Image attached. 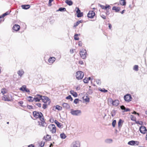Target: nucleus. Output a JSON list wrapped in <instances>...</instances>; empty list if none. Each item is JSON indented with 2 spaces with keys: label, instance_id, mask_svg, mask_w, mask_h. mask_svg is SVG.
<instances>
[{
  "label": "nucleus",
  "instance_id": "49530a36",
  "mask_svg": "<svg viewBox=\"0 0 147 147\" xmlns=\"http://www.w3.org/2000/svg\"><path fill=\"white\" fill-rule=\"evenodd\" d=\"M136 123L141 125H142L143 124V123L142 121H136Z\"/></svg>",
  "mask_w": 147,
  "mask_h": 147
},
{
  "label": "nucleus",
  "instance_id": "603ef678",
  "mask_svg": "<svg viewBox=\"0 0 147 147\" xmlns=\"http://www.w3.org/2000/svg\"><path fill=\"white\" fill-rule=\"evenodd\" d=\"M27 107L29 109H33V107L32 106L28 105H27Z\"/></svg>",
  "mask_w": 147,
  "mask_h": 147
},
{
  "label": "nucleus",
  "instance_id": "052dcab7",
  "mask_svg": "<svg viewBox=\"0 0 147 147\" xmlns=\"http://www.w3.org/2000/svg\"><path fill=\"white\" fill-rule=\"evenodd\" d=\"M76 49H71L70 50V52L71 53H74V51Z\"/></svg>",
  "mask_w": 147,
  "mask_h": 147
},
{
  "label": "nucleus",
  "instance_id": "774afa93",
  "mask_svg": "<svg viewBox=\"0 0 147 147\" xmlns=\"http://www.w3.org/2000/svg\"><path fill=\"white\" fill-rule=\"evenodd\" d=\"M28 147H35V146L34 145L31 144L28 145Z\"/></svg>",
  "mask_w": 147,
  "mask_h": 147
},
{
  "label": "nucleus",
  "instance_id": "c03bdc74",
  "mask_svg": "<svg viewBox=\"0 0 147 147\" xmlns=\"http://www.w3.org/2000/svg\"><path fill=\"white\" fill-rule=\"evenodd\" d=\"M84 100L86 102H89L90 101V98L87 96H86V98Z\"/></svg>",
  "mask_w": 147,
  "mask_h": 147
},
{
  "label": "nucleus",
  "instance_id": "680f3d73",
  "mask_svg": "<svg viewBox=\"0 0 147 147\" xmlns=\"http://www.w3.org/2000/svg\"><path fill=\"white\" fill-rule=\"evenodd\" d=\"M36 105L38 106L39 107H41V104L40 103H37L36 104Z\"/></svg>",
  "mask_w": 147,
  "mask_h": 147
},
{
  "label": "nucleus",
  "instance_id": "de8ad7c7",
  "mask_svg": "<svg viewBox=\"0 0 147 147\" xmlns=\"http://www.w3.org/2000/svg\"><path fill=\"white\" fill-rule=\"evenodd\" d=\"M47 105L45 104H43V106L42 107V108L44 109H45L47 107Z\"/></svg>",
  "mask_w": 147,
  "mask_h": 147
},
{
  "label": "nucleus",
  "instance_id": "4c0bfd02",
  "mask_svg": "<svg viewBox=\"0 0 147 147\" xmlns=\"http://www.w3.org/2000/svg\"><path fill=\"white\" fill-rule=\"evenodd\" d=\"M116 122V120H113V121L112 123V126L114 127L115 126V125Z\"/></svg>",
  "mask_w": 147,
  "mask_h": 147
},
{
  "label": "nucleus",
  "instance_id": "423d86ee",
  "mask_svg": "<svg viewBox=\"0 0 147 147\" xmlns=\"http://www.w3.org/2000/svg\"><path fill=\"white\" fill-rule=\"evenodd\" d=\"M48 128L50 130V131L53 134L55 133L56 132V128L55 125L54 124L50 125Z\"/></svg>",
  "mask_w": 147,
  "mask_h": 147
},
{
  "label": "nucleus",
  "instance_id": "4d7b16f0",
  "mask_svg": "<svg viewBox=\"0 0 147 147\" xmlns=\"http://www.w3.org/2000/svg\"><path fill=\"white\" fill-rule=\"evenodd\" d=\"M131 119L132 121H134L135 120V119H136V118L134 117V116L132 115H131Z\"/></svg>",
  "mask_w": 147,
  "mask_h": 147
},
{
  "label": "nucleus",
  "instance_id": "473e14b6",
  "mask_svg": "<svg viewBox=\"0 0 147 147\" xmlns=\"http://www.w3.org/2000/svg\"><path fill=\"white\" fill-rule=\"evenodd\" d=\"M66 99L67 100H70L71 101H72L73 100L72 98L70 95H69L67 96L66 97Z\"/></svg>",
  "mask_w": 147,
  "mask_h": 147
},
{
  "label": "nucleus",
  "instance_id": "e433bc0d",
  "mask_svg": "<svg viewBox=\"0 0 147 147\" xmlns=\"http://www.w3.org/2000/svg\"><path fill=\"white\" fill-rule=\"evenodd\" d=\"M83 13L82 12H80L77 13V17L78 18L81 17L83 16Z\"/></svg>",
  "mask_w": 147,
  "mask_h": 147
},
{
  "label": "nucleus",
  "instance_id": "412c9836",
  "mask_svg": "<svg viewBox=\"0 0 147 147\" xmlns=\"http://www.w3.org/2000/svg\"><path fill=\"white\" fill-rule=\"evenodd\" d=\"M62 105L63 108L66 109H70V106L67 103H64Z\"/></svg>",
  "mask_w": 147,
  "mask_h": 147
},
{
  "label": "nucleus",
  "instance_id": "dca6fc26",
  "mask_svg": "<svg viewBox=\"0 0 147 147\" xmlns=\"http://www.w3.org/2000/svg\"><path fill=\"white\" fill-rule=\"evenodd\" d=\"M43 139H45L46 141H49L51 140V136L50 135L47 134L46 136H45L43 138Z\"/></svg>",
  "mask_w": 147,
  "mask_h": 147
},
{
  "label": "nucleus",
  "instance_id": "f3484780",
  "mask_svg": "<svg viewBox=\"0 0 147 147\" xmlns=\"http://www.w3.org/2000/svg\"><path fill=\"white\" fill-rule=\"evenodd\" d=\"M124 121L121 119H120L118 122V128L120 130L122 125Z\"/></svg>",
  "mask_w": 147,
  "mask_h": 147
},
{
  "label": "nucleus",
  "instance_id": "864d4df0",
  "mask_svg": "<svg viewBox=\"0 0 147 147\" xmlns=\"http://www.w3.org/2000/svg\"><path fill=\"white\" fill-rule=\"evenodd\" d=\"M129 111H130V109L129 108H125L124 110V111H123V112H128Z\"/></svg>",
  "mask_w": 147,
  "mask_h": 147
},
{
  "label": "nucleus",
  "instance_id": "a19ab883",
  "mask_svg": "<svg viewBox=\"0 0 147 147\" xmlns=\"http://www.w3.org/2000/svg\"><path fill=\"white\" fill-rule=\"evenodd\" d=\"M45 142H43V141H41L40 142V144L39 145L38 147H43L45 145Z\"/></svg>",
  "mask_w": 147,
  "mask_h": 147
},
{
  "label": "nucleus",
  "instance_id": "4468645a",
  "mask_svg": "<svg viewBox=\"0 0 147 147\" xmlns=\"http://www.w3.org/2000/svg\"><path fill=\"white\" fill-rule=\"evenodd\" d=\"M80 142L79 141H76L72 143L71 147H80Z\"/></svg>",
  "mask_w": 147,
  "mask_h": 147
},
{
  "label": "nucleus",
  "instance_id": "e2e57ef3",
  "mask_svg": "<svg viewBox=\"0 0 147 147\" xmlns=\"http://www.w3.org/2000/svg\"><path fill=\"white\" fill-rule=\"evenodd\" d=\"M99 5H100V7H101V8L102 9H105V6H104V5H100V4H99Z\"/></svg>",
  "mask_w": 147,
  "mask_h": 147
},
{
  "label": "nucleus",
  "instance_id": "1a4fd4ad",
  "mask_svg": "<svg viewBox=\"0 0 147 147\" xmlns=\"http://www.w3.org/2000/svg\"><path fill=\"white\" fill-rule=\"evenodd\" d=\"M139 130L141 133L143 134L146 133L147 131L146 127L143 125H141L140 127Z\"/></svg>",
  "mask_w": 147,
  "mask_h": 147
},
{
  "label": "nucleus",
  "instance_id": "9d476101",
  "mask_svg": "<svg viewBox=\"0 0 147 147\" xmlns=\"http://www.w3.org/2000/svg\"><path fill=\"white\" fill-rule=\"evenodd\" d=\"M139 142L137 141L131 140L128 142V144L131 146H138Z\"/></svg>",
  "mask_w": 147,
  "mask_h": 147
},
{
  "label": "nucleus",
  "instance_id": "20e7f679",
  "mask_svg": "<svg viewBox=\"0 0 147 147\" xmlns=\"http://www.w3.org/2000/svg\"><path fill=\"white\" fill-rule=\"evenodd\" d=\"M84 75V73L81 71H78L76 72V76L78 80H81L83 79Z\"/></svg>",
  "mask_w": 147,
  "mask_h": 147
},
{
  "label": "nucleus",
  "instance_id": "c85d7f7f",
  "mask_svg": "<svg viewBox=\"0 0 147 147\" xmlns=\"http://www.w3.org/2000/svg\"><path fill=\"white\" fill-rule=\"evenodd\" d=\"M120 3L121 5H126V2L125 0H120Z\"/></svg>",
  "mask_w": 147,
  "mask_h": 147
},
{
  "label": "nucleus",
  "instance_id": "bb28decb",
  "mask_svg": "<svg viewBox=\"0 0 147 147\" xmlns=\"http://www.w3.org/2000/svg\"><path fill=\"white\" fill-rule=\"evenodd\" d=\"M65 2L69 6L72 5L73 4L72 1L71 0H66Z\"/></svg>",
  "mask_w": 147,
  "mask_h": 147
},
{
  "label": "nucleus",
  "instance_id": "58836bf2",
  "mask_svg": "<svg viewBox=\"0 0 147 147\" xmlns=\"http://www.w3.org/2000/svg\"><path fill=\"white\" fill-rule=\"evenodd\" d=\"M116 114V111L115 110H113L111 113V115L112 117L114 116Z\"/></svg>",
  "mask_w": 147,
  "mask_h": 147
},
{
  "label": "nucleus",
  "instance_id": "6e6552de",
  "mask_svg": "<svg viewBox=\"0 0 147 147\" xmlns=\"http://www.w3.org/2000/svg\"><path fill=\"white\" fill-rule=\"evenodd\" d=\"M132 98L129 94H127L124 96V99L125 101L129 102L131 100Z\"/></svg>",
  "mask_w": 147,
  "mask_h": 147
},
{
  "label": "nucleus",
  "instance_id": "f704fd0d",
  "mask_svg": "<svg viewBox=\"0 0 147 147\" xmlns=\"http://www.w3.org/2000/svg\"><path fill=\"white\" fill-rule=\"evenodd\" d=\"M4 100L5 101H10L11 100L9 99L6 96H4L3 97Z\"/></svg>",
  "mask_w": 147,
  "mask_h": 147
},
{
  "label": "nucleus",
  "instance_id": "09e8293b",
  "mask_svg": "<svg viewBox=\"0 0 147 147\" xmlns=\"http://www.w3.org/2000/svg\"><path fill=\"white\" fill-rule=\"evenodd\" d=\"M111 7V6L109 5H106L105 7V9L106 10H107V8H108L109 9H110Z\"/></svg>",
  "mask_w": 147,
  "mask_h": 147
},
{
  "label": "nucleus",
  "instance_id": "aec40b11",
  "mask_svg": "<svg viewBox=\"0 0 147 147\" xmlns=\"http://www.w3.org/2000/svg\"><path fill=\"white\" fill-rule=\"evenodd\" d=\"M20 28V26L17 24H15L13 27V29L16 31L19 30Z\"/></svg>",
  "mask_w": 147,
  "mask_h": 147
},
{
  "label": "nucleus",
  "instance_id": "b1692460",
  "mask_svg": "<svg viewBox=\"0 0 147 147\" xmlns=\"http://www.w3.org/2000/svg\"><path fill=\"white\" fill-rule=\"evenodd\" d=\"M112 9L113 10H115L116 12H118L120 10V8L119 7L114 6L112 7Z\"/></svg>",
  "mask_w": 147,
  "mask_h": 147
},
{
  "label": "nucleus",
  "instance_id": "c9c22d12",
  "mask_svg": "<svg viewBox=\"0 0 147 147\" xmlns=\"http://www.w3.org/2000/svg\"><path fill=\"white\" fill-rule=\"evenodd\" d=\"M57 11H66V9L64 7H60Z\"/></svg>",
  "mask_w": 147,
  "mask_h": 147
},
{
  "label": "nucleus",
  "instance_id": "9b49d317",
  "mask_svg": "<svg viewBox=\"0 0 147 147\" xmlns=\"http://www.w3.org/2000/svg\"><path fill=\"white\" fill-rule=\"evenodd\" d=\"M19 90L23 92H30V90L29 89L26 88V85H23L19 88Z\"/></svg>",
  "mask_w": 147,
  "mask_h": 147
},
{
  "label": "nucleus",
  "instance_id": "72a5a7b5",
  "mask_svg": "<svg viewBox=\"0 0 147 147\" xmlns=\"http://www.w3.org/2000/svg\"><path fill=\"white\" fill-rule=\"evenodd\" d=\"M10 12H11V11H7L6 12L3 13L2 15V17L3 18L5 16L9 15L10 13Z\"/></svg>",
  "mask_w": 147,
  "mask_h": 147
},
{
  "label": "nucleus",
  "instance_id": "39448f33",
  "mask_svg": "<svg viewBox=\"0 0 147 147\" xmlns=\"http://www.w3.org/2000/svg\"><path fill=\"white\" fill-rule=\"evenodd\" d=\"M80 55L81 57L84 59H85L86 57V51L84 49L80 50Z\"/></svg>",
  "mask_w": 147,
  "mask_h": 147
},
{
  "label": "nucleus",
  "instance_id": "37998d69",
  "mask_svg": "<svg viewBox=\"0 0 147 147\" xmlns=\"http://www.w3.org/2000/svg\"><path fill=\"white\" fill-rule=\"evenodd\" d=\"M97 84L99 85H100L101 84V81L100 79H98L96 80Z\"/></svg>",
  "mask_w": 147,
  "mask_h": 147
},
{
  "label": "nucleus",
  "instance_id": "8fccbe9b",
  "mask_svg": "<svg viewBox=\"0 0 147 147\" xmlns=\"http://www.w3.org/2000/svg\"><path fill=\"white\" fill-rule=\"evenodd\" d=\"M79 24V23L77 21L76 23H74V27H76Z\"/></svg>",
  "mask_w": 147,
  "mask_h": 147
},
{
  "label": "nucleus",
  "instance_id": "a18cd8bd",
  "mask_svg": "<svg viewBox=\"0 0 147 147\" xmlns=\"http://www.w3.org/2000/svg\"><path fill=\"white\" fill-rule=\"evenodd\" d=\"M92 90L90 89H89L87 93L89 94H91L92 93Z\"/></svg>",
  "mask_w": 147,
  "mask_h": 147
},
{
  "label": "nucleus",
  "instance_id": "393cba45",
  "mask_svg": "<svg viewBox=\"0 0 147 147\" xmlns=\"http://www.w3.org/2000/svg\"><path fill=\"white\" fill-rule=\"evenodd\" d=\"M22 7L23 9H28L30 7V6L29 5H22Z\"/></svg>",
  "mask_w": 147,
  "mask_h": 147
},
{
  "label": "nucleus",
  "instance_id": "338daca9",
  "mask_svg": "<svg viewBox=\"0 0 147 147\" xmlns=\"http://www.w3.org/2000/svg\"><path fill=\"white\" fill-rule=\"evenodd\" d=\"M108 25H109V29H111V28H112L111 25L110 24H109V23L108 24Z\"/></svg>",
  "mask_w": 147,
  "mask_h": 147
},
{
  "label": "nucleus",
  "instance_id": "f257e3e1",
  "mask_svg": "<svg viewBox=\"0 0 147 147\" xmlns=\"http://www.w3.org/2000/svg\"><path fill=\"white\" fill-rule=\"evenodd\" d=\"M32 113L35 119L33 118L31 116V117L34 120L37 119H39L40 120H41L42 118L44 117L42 113L40 112L35 111L33 112Z\"/></svg>",
  "mask_w": 147,
  "mask_h": 147
},
{
  "label": "nucleus",
  "instance_id": "4be33fe9",
  "mask_svg": "<svg viewBox=\"0 0 147 147\" xmlns=\"http://www.w3.org/2000/svg\"><path fill=\"white\" fill-rule=\"evenodd\" d=\"M70 94L73 95L74 97H76L78 96V94L76 92H75L74 90H71L70 92Z\"/></svg>",
  "mask_w": 147,
  "mask_h": 147
},
{
  "label": "nucleus",
  "instance_id": "13d9d810",
  "mask_svg": "<svg viewBox=\"0 0 147 147\" xmlns=\"http://www.w3.org/2000/svg\"><path fill=\"white\" fill-rule=\"evenodd\" d=\"M53 0H49V5L50 6L51 5V2Z\"/></svg>",
  "mask_w": 147,
  "mask_h": 147
},
{
  "label": "nucleus",
  "instance_id": "5701e85b",
  "mask_svg": "<svg viewBox=\"0 0 147 147\" xmlns=\"http://www.w3.org/2000/svg\"><path fill=\"white\" fill-rule=\"evenodd\" d=\"M113 140L111 139H107L105 140V142L107 144H111L113 142Z\"/></svg>",
  "mask_w": 147,
  "mask_h": 147
},
{
  "label": "nucleus",
  "instance_id": "a878e982",
  "mask_svg": "<svg viewBox=\"0 0 147 147\" xmlns=\"http://www.w3.org/2000/svg\"><path fill=\"white\" fill-rule=\"evenodd\" d=\"M17 73L18 75L21 77L24 74V72L23 70H19Z\"/></svg>",
  "mask_w": 147,
  "mask_h": 147
},
{
  "label": "nucleus",
  "instance_id": "ddd939ff",
  "mask_svg": "<svg viewBox=\"0 0 147 147\" xmlns=\"http://www.w3.org/2000/svg\"><path fill=\"white\" fill-rule=\"evenodd\" d=\"M40 120L41 121H38L39 125H40V126H42V127H44L46 123L45 121L44 117H43Z\"/></svg>",
  "mask_w": 147,
  "mask_h": 147
},
{
  "label": "nucleus",
  "instance_id": "3c124183",
  "mask_svg": "<svg viewBox=\"0 0 147 147\" xmlns=\"http://www.w3.org/2000/svg\"><path fill=\"white\" fill-rule=\"evenodd\" d=\"M75 11H76L77 13H80V11L78 8L76 7L75 9Z\"/></svg>",
  "mask_w": 147,
  "mask_h": 147
},
{
  "label": "nucleus",
  "instance_id": "0eeeda50",
  "mask_svg": "<svg viewBox=\"0 0 147 147\" xmlns=\"http://www.w3.org/2000/svg\"><path fill=\"white\" fill-rule=\"evenodd\" d=\"M42 99H41V100L42 102L44 103H47V102H48V105H49L51 102V101L50 100L49 98L47 96H43L42 95Z\"/></svg>",
  "mask_w": 147,
  "mask_h": 147
},
{
  "label": "nucleus",
  "instance_id": "c756f323",
  "mask_svg": "<svg viewBox=\"0 0 147 147\" xmlns=\"http://www.w3.org/2000/svg\"><path fill=\"white\" fill-rule=\"evenodd\" d=\"M138 68L139 67L138 65H135L134 66L133 69L136 71H138L139 70Z\"/></svg>",
  "mask_w": 147,
  "mask_h": 147
},
{
  "label": "nucleus",
  "instance_id": "f03ea898",
  "mask_svg": "<svg viewBox=\"0 0 147 147\" xmlns=\"http://www.w3.org/2000/svg\"><path fill=\"white\" fill-rule=\"evenodd\" d=\"M70 111V113L73 116H80L82 113V112L80 110H74L73 109H71Z\"/></svg>",
  "mask_w": 147,
  "mask_h": 147
},
{
  "label": "nucleus",
  "instance_id": "0e129e2a",
  "mask_svg": "<svg viewBox=\"0 0 147 147\" xmlns=\"http://www.w3.org/2000/svg\"><path fill=\"white\" fill-rule=\"evenodd\" d=\"M78 45L79 46H82V42L81 41H79L78 43Z\"/></svg>",
  "mask_w": 147,
  "mask_h": 147
},
{
  "label": "nucleus",
  "instance_id": "5fc2aeb1",
  "mask_svg": "<svg viewBox=\"0 0 147 147\" xmlns=\"http://www.w3.org/2000/svg\"><path fill=\"white\" fill-rule=\"evenodd\" d=\"M1 93H3V94L6 93V92L5 91L4 89L3 88L1 90Z\"/></svg>",
  "mask_w": 147,
  "mask_h": 147
},
{
  "label": "nucleus",
  "instance_id": "6e6d98bb",
  "mask_svg": "<svg viewBox=\"0 0 147 147\" xmlns=\"http://www.w3.org/2000/svg\"><path fill=\"white\" fill-rule=\"evenodd\" d=\"M18 103L20 104V105L21 107H23V106L22 105V104L23 103V102L22 101H19L18 102Z\"/></svg>",
  "mask_w": 147,
  "mask_h": 147
},
{
  "label": "nucleus",
  "instance_id": "f8f14e48",
  "mask_svg": "<svg viewBox=\"0 0 147 147\" xmlns=\"http://www.w3.org/2000/svg\"><path fill=\"white\" fill-rule=\"evenodd\" d=\"M95 14L94 11H89L87 15V16L88 18H92L95 16Z\"/></svg>",
  "mask_w": 147,
  "mask_h": 147
},
{
  "label": "nucleus",
  "instance_id": "6ab92c4d",
  "mask_svg": "<svg viewBox=\"0 0 147 147\" xmlns=\"http://www.w3.org/2000/svg\"><path fill=\"white\" fill-rule=\"evenodd\" d=\"M55 123L57 125V126L59 128H62V126L63 125L62 124L59 122L57 120H55L54 121Z\"/></svg>",
  "mask_w": 147,
  "mask_h": 147
},
{
  "label": "nucleus",
  "instance_id": "ea45409f",
  "mask_svg": "<svg viewBox=\"0 0 147 147\" xmlns=\"http://www.w3.org/2000/svg\"><path fill=\"white\" fill-rule=\"evenodd\" d=\"M79 100L81 101L80 100H79L78 98H76L74 101V103L75 104H77Z\"/></svg>",
  "mask_w": 147,
  "mask_h": 147
},
{
  "label": "nucleus",
  "instance_id": "2eb2a0df",
  "mask_svg": "<svg viewBox=\"0 0 147 147\" xmlns=\"http://www.w3.org/2000/svg\"><path fill=\"white\" fill-rule=\"evenodd\" d=\"M111 100L112 101V103L113 106L117 107L119 103V101L118 100H115L114 101L112 99H111Z\"/></svg>",
  "mask_w": 147,
  "mask_h": 147
},
{
  "label": "nucleus",
  "instance_id": "bf43d9fd",
  "mask_svg": "<svg viewBox=\"0 0 147 147\" xmlns=\"http://www.w3.org/2000/svg\"><path fill=\"white\" fill-rule=\"evenodd\" d=\"M120 108L122 110H123L124 111V110L125 109V107L124 105H123L120 106Z\"/></svg>",
  "mask_w": 147,
  "mask_h": 147
},
{
  "label": "nucleus",
  "instance_id": "2f4dec72",
  "mask_svg": "<svg viewBox=\"0 0 147 147\" xmlns=\"http://www.w3.org/2000/svg\"><path fill=\"white\" fill-rule=\"evenodd\" d=\"M55 109L59 110H61L62 109V107L59 105H57L56 106Z\"/></svg>",
  "mask_w": 147,
  "mask_h": 147
},
{
  "label": "nucleus",
  "instance_id": "69168bd1",
  "mask_svg": "<svg viewBox=\"0 0 147 147\" xmlns=\"http://www.w3.org/2000/svg\"><path fill=\"white\" fill-rule=\"evenodd\" d=\"M101 16L103 19H106V17L104 15H101Z\"/></svg>",
  "mask_w": 147,
  "mask_h": 147
},
{
  "label": "nucleus",
  "instance_id": "cd10ccee",
  "mask_svg": "<svg viewBox=\"0 0 147 147\" xmlns=\"http://www.w3.org/2000/svg\"><path fill=\"white\" fill-rule=\"evenodd\" d=\"M60 137L61 139H64L66 137V136L64 133H62L60 134Z\"/></svg>",
  "mask_w": 147,
  "mask_h": 147
},
{
  "label": "nucleus",
  "instance_id": "79ce46f5",
  "mask_svg": "<svg viewBox=\"0 0 147 147\" xmlns=\"http://www.w3.org/2000/svg\"><path fill=\"white\" fill-rule=\"evenodd\" d=\"M83 82H84L85 84H87L88 82V80L87 78H85L84 79H83Z\"/></svg>",
  "mask_w": 147,
  "mask_h": 147
},
{
  "label": "nucleus",
  "instance_id": "7ed1b4c3",
  "mask_svg": "<svg viewBox=\"0 0 147 147\" xmlns=\"http://www.w3.org/2000/svg\"><path fill=\"white\" fill-rule=\"evenodd\" d=\"M42 95L37 94L36 95L33 99H29L28 101L29 102H32L35 101L36 102H39L42 99Z\"/></svg>",
  "mask_w": 147,
  "mask_h": 147
},
{
  "label": "nucleus",
  "instance_id": "a211bd4d",
  "mask_svg": "<svg viewBox=\"0 0 147 147\" xmlns=\"http://www.w3.org/2000/svg\"><path fill=\"white\" fill-rule=\"evenodd\" d=\"M56 60V58L54 57H50L48 59V62L50 63H53Z\"/></svg>",
  "mask_w": 147,
  "mask_h": 147
},
{
  "label": "nucleus",
  "instance_id": "7c9ffc66",
  "mask_svg": "<svg viewBox=\"0 0 147 147\" xmlns=\"http://www.w3.org/2000/svg\"><path fill=\"white\" fill-rule=\"evenodd\" d=\"M98 90L101 92L104 93H106L108 91V90H107L105 89L104 88H103L102 89L101 88H98Z\"/></svg>",
  "mask_w": 147,
  "mask_h": 147
}]
</instances>
